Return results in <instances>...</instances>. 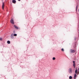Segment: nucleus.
<instances>
[{
  "instance_id": "1",
  "label": "nucleus",
  "mask_w": 79,
  "mask_h": 79,
  "mask_svg": "<svg viewBox=\"0 0 79 79\" xmlns=\"http://www.w3.org/2000/svg\"><path fill=\"white\" fill-rule=\"evenodd\" d=\"M69 74H71L72 73V69L71 68H69Z\"/></svg>"
},
{
  "instance_id": "2",
  "label": "nucleus",
  "mask_w": 79,
  "mask_h": 79,
  "mask_svg": "<svg viewBox=\"0 0 79 79\" xmlns=\"http://www.w3.org/2000/svg\"><path fill=\"white\" fill-rule=\"evenodd\" d=\"M10 23H12V24H14V20H13V19H12L10 20Z\"/></svg>"
},
{
  "instance_id": "3",
  "label": "nucleus",
  "mask_w": 79,
  "mask_h": 79,
  "mask_svg": "<svg viewBox=\"0 0 79 79\" xmlns=\"http://www.w3.org/2000/svg\"><path fill=\"white\" fill-rule=\"evenodd\" d=\"M75 52H76V51H75V50H73V49L70 50L71 53H75Z\"/></svg>"
},
{
  "instance_id": "4",
  "label": "nucleus",
  "mask_w": 79,
  "mask_h": 79,
  "mask_svg": "<svg viewBox=\"0 0 79 79\" xmlns=\"http://www.w3.org/2000/svg\"><path fill=\"white\" fill-rule=\"evenodd\" d=\"M10 37L12 39H14V34L12 33L11 34Z\"/></svg>"
},
{
  "instance_id": "5",
  "label": "nucleus",
  "mask_w": 79,
  "mask_h": 79,
  "mask_svg": "<svg viewBox=\"0 0 79 79\" xmlns=\"http://www.w3.org/2000/svg\"><path fill=\"white\" fill-rule=\"evenodd\" d=\"M5 6V4L4 2H2V10H4V7Z\"/></svg>"
},
{
  "instance_id": "6",
  "label": "nucleus",
  "mask_w": 79,
  "mask_h": 79,
  "mask_svg": "<svg viewBox=\"0 0 79 79\" xmlns=\"http://www.w3.org/2000/svg\"><path fill=\"white\" fill-rule=\"evenodd\" d=\"M12 2L13 3H14V4H15L16 2V0H12Z\"/></svg>"
},
{
  "instance_id": "7",
  "label": "nucleus",
  "mask_w": 79,
  "mask_h": 79,
  "mask_svg": "<svg viewBox=\"0 0 79 79\" xmlns=\"http://www.w3.org/2000/svg\"><path fill=\"white\" fill-rule=\"evenodd\" d=\"M14 27H15V29H18V27L17 26H16V25H14Z\"/></svg>"
},
{
  "instance_id": "8",
  "label": "nucleus",
  "mask_w": 79,
  "mask_h": 79,
  "mask_svg": "<svg viewBox=\"0 0 79 79\" xmlns=\"http://www.w3.org/2000/svg\"><path fill=\"white\" fill-rule=\"evenodd\" d=\"M74 79H76V74H75L74 77Z\"/></svg>"
},
{
  "instance_id": "9",
  "label": "nucleus",
  "mask_w": 79,
  "mask_h": 79,
  "mask_svg": "<svg viewBox=\"0 0 79 79\" xmlns=\"http://www.w3.org/2000/svg\"><path fill=\"white\" fill-rule=\"evenodd\" d=\"M69 79H73V77H72V76H70L69 77Z\"/></svg>"
},
{
  "instance_id": "10",
  "label": "nucleus",
  "mask_w": 79,
  "mask_h": 79,
  "mask_svg": "<svg viewBox=\"0 0 79 79\" xmlns=\"http://www.w3.org/2000/svg\"><path fill=\"white\" fill-rule=\"evenodd\" d=\"M7 43L8 44H10V41H7Z\"/></svg>"
},
{
  "instance_id": "11",
  "label": "nucleus",
  "mask_w": 79,
  "mask_h": 79,
  "mask_svg": "<svg viewBox=\"0 0 79 79\" xmlns=\"http://www.w3.org/2000/svg\"><path fill=\"white\" fill-rule=\"evenodd\" d=\"M14 36H17V34H14Z\"/></svg>"
},
{
  "instance_id": "12",
  "label": "nucleus",
  "mask_w": 79,
  "mask_h": 79,
  "mask_svg": "<svg viewBox=\"0 0 79 79\" xmlns=\"http://www.w3.org/2000/svg\"><path fill=\"white\" fill-rule=\"evenodd\" d=\"M56 59V58L55 57H53L52 58L53 60H55Z\"/></svg>"
},
{
  "instance_id": "13",
  "label": "nucleus",
  "mask_w": 79,
  "mask_h": 79,
  "mask_svg": "<svg viewBox=\"0 0 79 79\" xmlns=\"http://www.w3.org/2000/svg\"><path fill=\"white\" fill-rule=\"evenodd\" d=\"M73 66H74V68H75L76 64H73Z\"/></svg>"
},
{
  "instance_id": "14",
  "label": "nucleus",
  "mask_w": 79,
  "mask_h": 79,
  "mask_svg": "<svg viewBox=\"0 0 79 79\" xmlns=\"http://www.w3.org/2000/svg\"><path fill=\"white\" fill-rule=\"evenodd\" d=\"M75 72L76 74H77V69H76L75 71Z\"/></svg>"
},
{
  "instance_id": "15",
  "label": "nucleus",
  "mask_w": 79,
  "mask_h": 79,
  "mask_svg": "<svg viewBox=\"0 0 79 79\" xmlns=\"http://www.w3.org/2000/svg\"><path fill=\"white\" fill-rule=\"evenodd\" d=\"M61 51H62V52H64V49L63 48H62V49H61Z\"/></svg>"
},
{
  "instance_id": "16",
  "label": "nucleus",
  "mask_w": 79,
  "mask_h": 79,
  "mask_svg": "<svg viewBox=\"0 0 79 79\" xmlns=\"http://www.w3.org/2000/svg\"><path fill=\"white\" fill-rule=\"evenodd\" d=\"M77 71H78V73L79 72V68H78V69L77 70Z\"/></svg>"
},
{
  "instance_id": "17",
  "label": "nucleus",
  "mask_w": 79,
  "mask_h": 79,
  "mask_svg": "<svg viewBox=\"0 0 79 79\" xmlns=\"http://www.w3.org/2000/svg\"><path fill=\"white\" fill-rule=\"evenodd\" d=\"M73 64H75V61H73Z\"/></svg>"
},
{
  "instance_id": "18",
  "label": "nucleus",
  "mask_w": 79,
  "mask_h": 79,
  "mask_svg": "<svg viewBox=\"0 0 79 79\" xmlns=\"http://www.w3.org/2000/svg\"><path fill=\"white\" fill-rule=\"evenodd\" d=\"M0 40H2V38H0Z\"/></svg>"
},
{
  "instance_id": "19",
  "label": "nucleus",
  "mask_w": 79,
  "mask_h": 79,
  "mask_svg": "<svg viewBox=\"0 0 79 79\" xmlns=\"http://www.w3.org/2000/svg\"><path fill=\"white\" fill-rule=\"evenodd\" d=\"M77 6L76 7V10H77Z\"/></svg>"
},
{
  "instance_id": "20",
  "label": "nucleus",
  "mask_w": 79,
  "mask_h": 79,
  "mask_svg": "<svg viewBox=\"0 0 79 79\" xmlns=\"http://www.w3.org/2000/svg\"><path fill=\"white\" fill-rule=\"evenodd\" d=\"M74 39H75V40H76V38H74Z\"/></svg>"
},
{
  "instance_id": "21",
  "label": "nucleus",
  "mask_w": 79,
  "mask_h": 79,
  "mask_svg": "<svg viewBox=\"0 0 79 79\" xmlns=\"http://www.w3.org/2000/svg\"><path fill=\"white\" fill-rule=\"evenodd\" d=\"M19 2H20L21 1V0H18Z\"/></svg>"
},
{
  "instance_id": "22",
  "label": "nucleus",
  "mask_w": 79,
  "mask_h": 79,
  "mask_svg": "<svg viewBox=\"0 0 79 79\" xmlns=\"http://www.w3.org/2000/svg\"><path fill=\"white\" fill-rule=\"evenodd\" d=\"M78 11H79V9H78Z\"/></svg>"
},
{
  "instance_id": "23",
  "label": "nucleus",
  "mask_w": 79,
  "mask_h": 79,
  "mask_svg": "<svg viewBox=\"0 0 79 79\" xmlns=\"http://www.w3.org/2000/svg\"><path fill=\"white\" fill-rule=\"evenodd\" d=\"M14 32H15V31H14Z\"/></svg>"
},
{
  "instance_id": "24",
  "label": "nucleus",
  "mask_w": 79,
  "mask_h": 79,
  "mask_svg": "<svg viewBox=\"0 0 79 79\" xmlns=\"http://www.w3.org/2000/svg\"><path fill=\"white\" fill-rule=\"evenodd\" d=\"M14 32H15V31H14Z\"/></svg>"
},
{
  "instance_id": "25",
  "label": "nucleus",
  "mask_w": 79,
  "mask_h": 79,
  "mask_svg": "<svg viewBox=\"0 0 79 79\" xmlns=\"http://www.w3.org/2000/svg\"><path fill=\"white\" fill-rule=\"evenodd\" d=\"M74 79H76L74 78Z\"/></svg>"
}]
</instances>
